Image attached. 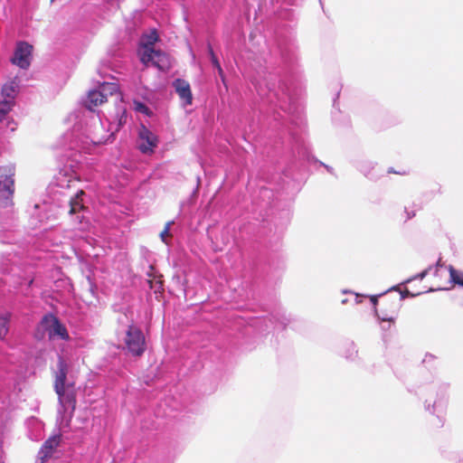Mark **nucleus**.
<instances>
[{"mask_svg": "<svg viewBox=\"0 0 463 463\" xmlns=\"http://www.w3.org/2000/svg\"><path fill=\"white\" fill-rule=\"evenodd\" d=\"M153 65L161 71L167 70L170 66L168 56L161 51L156 50L155 57L153 59Z\"/></svg>", "mask_w": 463, "mask_h": 463, "instance_id": "obj_13", "label": "nucleus"}, {"mask_svg": "<svg viewBox=\"0 0 463 463\" xmlns=\"http://www.w3.org/2000/svg\"><path fill=\"white\" fill-rule=\"evenodd\" d=\"M449 277L451 282L463 287V271L457 270L454 267H449Z\"/></svg>", "mask_w": 463, "mask_h": 463, "instance_id": "obj_15", "label": "nucleus"}, {"mask_svg": "<svg viewBox=\"0 0 463 463\" xmlns=\"http://www.w3.org/2000/svg\"><path fill=\"white\" fill-rule=\"evenodd\" d=\"M125 345L132 355L141 356L146 351V340L141 329L129 325L126 332Z\"/></svg>", "mask_w": 463, "mask_h": 463, "instance_id": "obj_3", "label": "nucleus"}, {"mask_svg": "<svg viewBox=\"0 0 463 463\" xmlns=\"http://www.w3.org/2000/svg\"><path fill=\"white\" fill-rule=\"evenodd\" d=\"M138 138V148L143 154H151L157 146V137L144 125L139 128Z\"/></svg>", "mask_w": 463, "mask_h": 463, "instance_id": "obj_9", "label": "nucleus"}, {"mask_svg": "<svg viewBox=\"0 0 463 463\" xmlns=\"http://www.w3.org/2000/svg\"><path fill=\"white\" fill-rule=\"evenodd\" d=\"M207 49H208V53H209V56H210V59H211V61H212L213 67L214 68L219 67L221 64H220L219 60H218L217 56L215 55L211 44H208Z\"/></svg>", "mask_w": 463, "mask_h": 463, "instance_id": "obj_22", "label": "nucleus"}, {"mask_svg": "<svg viewBox=\"0 0 463 463\" xmlns=\"http://www.w3.org/2000/svg\"><path fill=\"white\" fill-rule=\"evenodd\" d=\"M40 326L48 333L50 340L55 338H61L64 341L70 340L66 326L52 314L44 315L41 319Z\"/></svg>", "mask_w": 463, "mask_h": 463, "instance_id": "obj_4", "label": "nucleus"}, {"mask_svg": "<svg viewBox=\"0 0 463 463\" xmlns=\"http://www.w3.org/2000/svg\"><path fill=\"white\" fill-rule=\"evenodd\" d=\"M83 194H84L83 191H80V193H78L76 194V196L73 199L71 200V202H70L71 208L69 211L70 214L77 213L80 211L84 209V205L81 203V202L79 199L80 195H81Z\"/></svg>", "mask_w": 463, "mask_h": 463, "instance_id": "obj_14", "label": "nucleus"}, {"mask_svg": "<svg viewBox=\"0 0 463 463\" xmlns=\"http://www.w3.org/2000/svg\"><path fill=\"white\" fill-rule=\"evenodd\" d=\"M158 41V35L156 31L146 36V42L143 43L144 48H154V44Z\"/></svg>", "mask_w": 463, "mask_h": 463, "instance_id": "obj_18", "label": "nucleus"}, {"mask_svg": "<svg viewBox=\"0 0 463 463\" xmlns=\"http://www.w3.org/2000/svg\"><path fill=\"white\" fill-rule=\"evenodd\" d=\"M119 93L118 84L112 82H104L99 86V90H92L88 92L85 107L93 110L95 107L100 106L108 100V95Z\"/></svg>", "mask_w": 463, "mask_h": 463, "instance_id": "obj_1", "label": "nucleus"}, {"mask_svg": "<svg viewBox=\"0 0 463 463\" xmlns=\"http://www.w3.org/2000/svg\"><path fill=\"white\" fill-rule=\"evenodd\" d=\"M33 46L26 42H19L16 44L11 62L21 69H27L31 64Z\"/></svg>", "mask_w": 463, "mask_h": 463, "instance_id": "obj_8", "label": "nucleus"}, {"mask_svg": "<svg viewBox=\"0 0 463 463\" xmlns=\"http://www.w3.org/2000/svg\"><path fill=\"white\" fill-rule=\"evenodd\" d=\"M62 442V435L56 433L50 436L40 448L37 454V461L39 463H45L54 457L57 453L59 447Z\"/></svg>", "mask_w": 463, "mask_h": 463, "instance_id": "obj_6", "label": "nucleus"}, {"mask_svg": "<svg viewBox=\"0 0 463 463\" xmlns=\"http://www.w3.org/2000/svg\"><path fill=\"white\" fill-rule=\"evenodd\" d=\"M60 404L64 410L70 409L72 414L76 409L77 403V391L74 383H68L67 385L53 388Z\"/></svg>", "mask_w": 463, "mask_h": 463, "instance_id": "obj_7", "label": "nucleus"}, {"mask_svg": "<svg viewBox=\"0 0 463 463\" xmlns=\"http://www.w3.org/2000/svg\"><path fill=\"white\" fill-rule=\"evenodd\" d=\"M173 223V221L166 222L164 230L160 232V238L164 242H166L167 237H171L170 228Z\"/></svg>", "mask_w": 463, "mask_h": 463, "instance_id": "obj_21", "label": "nucleus"}, {"mask_svg": "<svg viewBox=\"0 0 463 463\" xmlns=\"http://www.w3.org/2000/svg\"><path fill=\"white\" fill-rule=\"evenodd\" d=\"M389 173H394V174H398V175H407L408 174V171L405 170V169H402L400 171H393L392 169H390L388 171Z\"/></svg>", "mask_w": 463, "mask_h": 463, "instance_id": "obj_25", "label": "nucleus"}, {"mask_svg": "<svg viewBox=\"0 0 463 463\" xmlns=\"http://www.w3.org/2000/svg\"><path fill=\"white\" fill-rule=\"evenodd\" d=\"M68 364L62 357L58 359L57 371L54 375L53 388H59L67 385Z\"/></svg>", "mask_w": 463, "mask_h": 463, "instance_id": "obj_11", "label": "nucleus"}, {"mask_svg": "<svg viewBox=\"0 0 463 463\" xmlns=\"http://www.w3.org/2000/svg\"><path fill=\"white\" fill-rule=\"evenodd\" d=\"M18 80L16 78L5 83L2 88V97L4 99L11 100L14 103V99L18 91Z\"/></svg>", "mask_w": 463, "mask_h": 463, "instance_id": "obj_12", "label": "nucleus"}, {"mask_svg": "<svg viewBox=\"0 0 463 463\" xmlns=\"http://www.w3.org/2000/svg\"><path fill=\"white\" fill-rule=\"evenodd\" d=\"M136 109L137 111H140V112H146L147 110V107L145 104L141 103V102H137L136 103Z\"/></svg>", "mask_w": 463, "mask_h": 463, "instance_id": "obj_23", "label": "nucleus"}, {"mask_svg": "<svg viewBox=\"0 0 463 463\" xmlns=\"http://www.w3.org/2000/svg\"><path fill=\"white\" fill-rule=\"evenodd\" d=\"M217 71H218V74L220 76V78L222 79V82L225 81V76H224V72L221 67V65L219 67H216Z\"/></svg>", "mask_w": 463, "mask_h": 463, "instance_id": "obj_24", "label": "nucleus"}, {"mask_svg": "<svg viewBox=\"0 0 463 463\" xmlns=\"http://www.w3.org/2000/svg\"><path fill=\"white\" fill-rule=\"evenodd\" d=\"M10 316L8 314L0 317V339H4L9 331Z\"/></svg>", "mask_w": 463, "mask_h": 463, "instance_id": "obj_16", "label": "nucleus"}, {"mask_svg": "<svg viewBox=\"0 0 463 463\" xmlns=\"http://www.w3.org/2000/svg\"><path fill=\"white\" fill-rule=\"evenodd\" d=\"M14 167H0V205L6 207L12 202L14 193Z\"/></svg>", "mask_w": 463, "mask_h": 463, "instance_id": "obj_2", "label": "nucleus"}, {"mask_svg": "<svg viewBox=\"0 0 463 463\" xmlns=\"http://www.w3.org/2000/svg\"><path fill=\"white\" fill-rule=\"evenodd\" d=\"M427 273H428V270H424V271H422V272L419 275V278H420V279H422L427 275Z\"/></svg>", "mask_w": 463, "mask_h": 463, "instance_id": "obj_26", "label": "nucleus"}, {"mask_svg": "<svg viewBox=\"0 0 463 463\" xmlns=\"http://www.w3.org/2000/svg\"><path fill=\"white\" fill-rule=\"evenodd\" d=\"M173 86L184 106H189L193 103V94L188 81L183 79H176L174 80Z\"/></svg>", "mask_w": 463, "mask_h": 463, "instance_id": "obj_10", "label": "nucleus"}, {"mask_svg": "<svg viewBox=\"0 0 463 463\" xmlns=\"http://www.w3.org/2000/svg\"><path fill=\"white\" fill-rule=\"evenodd\" d=\"M371 302L373 304L375 312L380 319L388 322H393L395 320L400 307V300L383 299L381 304H378L377 297L372 296Z\"/></svg>", "mask_w": 463, "mask_h": 463, "instance_id": "obj_5", "label": "nucleus"}, {"mask_svg": "<svg viewBox=\"0 0 463 463\" xmlns=\"http://www.w3.org/2000/svg\"><path fill=\"white\" fill-rule=\"evenodd\" d=\"M14 103L11 100L3 99L0 101V120L12 109Z\"/></svg>", "mask_w": 463, "mask_h": 463, "instance_id": "obj_17", "label": "nucleus"}, {"mask_svg": "<svg viewBox=\"0 0 463 463\" xmlns=\"http://www.w3.org/2000/svg\"><path fill=\"white\" fill-rule=\"evenodd\" d=\"M127 110L125 108L121 109L119 110V117H118V126L117 128H115L116 131H118L123 125L126 124L127 122Z\"/></svg>", "mask_w": 463, "mask_h": 463, "instance_id": "obj_20", "label": "nucleus"}, {"mask_svg": "<svg viewBox=\"0 0 463 463\" xmlns=\"http://www.w3.org/2000/svg\"><path fill=\"white\" fill-rule=\"evenodd\" d=\"M155 49L154 48H145V52L141 56V61L144 64H147L148 62L153 63V59L155 57Z\"/></svg>", "mask_w": 463, "mask_h": 463, "instance_id": "obj_19", "label": "nucleus"}]
</instances>
